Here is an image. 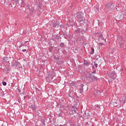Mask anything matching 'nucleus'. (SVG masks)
Listing matches in <instances>:
<instances>
[{"label":"nucleus","mask_w":126,"mask_h":126,"mask_svg":"<svg viewBox=\"0 0 126 126\" xmlns=\"http://www.w3.org/2000/svg\"><path fill=\"white\" fill-rule=\"evenodd\" d=\"M83 13L81 12H78L77 13V18L80 21V22H81L82 21H83L84 18L83 17V15H82Z\"/></svg>","instance_id":"nucleus-1"},{"label":"nucleus","mask_w":126,"mask_h":126,"mask_svg":"<svg viewBox=\"0 0 126 126\" xmlns=\"http://www.w3.org/2000/svg\"><path fill=\"white\" fill-rule=\"evenodd\" d=\"M87 77L89 78H91L93 81H96L97 80V78H96L95 76H93V75L88 73L86 75Z\"/></svg>","instance_id":"nucleus-2"},{"label":"nucleus","mask_w":126,"mask_h":126,"mask_svg":"<svg viewBox=\"0 0 126 126\" xmlns=\"http://www.w3.org/2000/svg\"><path fill=\"white\" fill-rule=\"evenodd\" d=\"M42 6H43V5L41 3H39L37 5V8H36V10H35L36 12H39V11H41V9H42Z\"/></svg>","instance_id":"nucleus-3"},{"label":"nucleus","mask_w":126,"mask_h":126,"mask_svg":"<svg viewBox=\"0 0 126 126\" xmlns=\"http://www.w3.org/2000/svg\"><path fill=\"white\" fill-rule=\"evenodd\" d=\"M116 74L115 73V71L111 72L109 74V77L112 78V79H116L115 77Z\"/></svg>","instance_id":"nucleus-4"},{"label":"nucleus","mask_w":126,"mask_h":126,"mask_svg":"<svg viewBox=\"0 0 126 126\" xmlns=\"http://www.w3.org/2000/svg\"><path fill=\"white\" fill-rule=\"evenodd\" d=\"M3 63H8V57H4L3 58Z\"/></svg>","instance_id":"nucleus-5"},{"label":"nucleus","mask_w":126,"mask_h":126,"mask_svg":"<svg viewBox=\"0 0 126 126\" xmlns=\"http://www.w3.org/2000/svg\"><path fill=\"white\" fill-rule=\"evenodd\" d=\"M80 87H81V88H80V93L81 94L82 92H83V87H84V85L81 84L80 85Z\"/></svg>","instance_id":"nucleus-6"},{"label":"nucleus","mask_w":126,"mask_h":126,"mask_svg":"<svg viewBox=\"0 0 126 126\" xmlns=\"http://www.w3.org/2000/svg\"><path fill=\"white\" fill-rule=\"evenodd\" d=\"M72 108L73 109V111L75 114H77V112H76L77 110V107L75 106H72Z\"/></svg>","instance_id":"nucleus-7"},{"label":"nucleus","mask_w":126,"mask_h":126,"mask_svg":"<svg viewBox=\"0 0 126 126\" xmlns=\"http://www.w3.org/2000/svg\"><path fill=\"white\" fill-rule=\"evenodd\" d=\"M99 38H101V40H103V41H104V42H106V38H104V37H103V34H101L99 35Z\"/></svg>","instance_id":"nucleus-8"},{"label":"nucleus","mask_w":126,"mask_h":126,"mask_svg":"<svg viewBox=\"0 0 126 126\" xmlns=\"http://www.w3.org/2000/svg\"><path fill=\"white\" fill-rule=\"evenodd\" d=\"M19 63H18L17 62H15L14 63L12 64V65L14 67H17V65H18Z\"/></svg>","instance_id":"nucleus-9"},{"label":"nucleus","mask_w":126,"mask_h":126,"mask_svg":"<svg viewBox=\"0 0 126 126\" xmlns=\"http://www.w3.org/2000/svg\"><path fill=\"white\" fill-rule=\"evenodd\" d=\"M107 6L109 7V8H113L114 7V5H112L111 3L108 4Z\"/></svg>","instance_id":"nucleus-10"},{"label":"nucleus","mask_w":126,"mask_h":126,"mask_svg":"<svg viewBox=\"0 0 126 126\" xmlns=\"http://www.w3.org/2000/svg\"><path fill=\"white\" fill-rule=\"evenodd\" d=\"M91 55H93L94 54V48L91 47V51L90 52Z\"/></svg>","instance_id":"nucleus-11"},{"label":"nucleus","mask_w":126,"mask_h":126,"mask_svg":"<svg viewBox=\"0 0 126 126\" xmlns=\"http://www.w3.org/2000/svg\"><path fill=\"white\" fill-rule=\"evenodd\" d=\"M31 107H32V110H36V109H37V107L35 106V105H31Z\"/></svg>","instance_id":"nucleus-12"},{"label":"nucleus","mask_w":126,"mask_h":126,"mask_svg":"<svg viewBox=\"0 0 126 126\" xmlns=\"http://www.w3.org/2000/svg\"><path fill=\"white\" fill-rule=\"evenodd\" d=\"M96 110H100V105L97 104L95 105Z\"/></svg>","instance_id":"nucleus-13"},{"label":"nucleus","mask_w":126,"mask_h":126,"mask_svg":"<svg viewBox=\"0 0 126 126\" xmlns=\"http://www.w3.org/2000/svg\"><path fill=\"white\" fill-rule=\"evenodd\" d=\"M19 0H14L15 3L16 4H19Z\"/></svg>","instance_id":"nucleus-14"},{"label":"nucleus","mask_w":126,"mask_h":126,"mask_svg":"<svg viewBox=\"0 0 126 126\" xmlns=\"http://www.w3.org/2000/svg\"><path fill=\"white\" fill-rule=\"evenodd\" d=\"M53 26L54 27H59V25H58V24H57V23H55L54 25H53Z\"/></svg>","instance_id":"nucleus-15"},{"label":"nucleus","mask_w":126,"mask_h":126,"mask_svg":"<svg viewBox=\"0 0 126 126\" xmlns=\"http://www.w3.org/2000/svg\"><path fill=\"white\" fill-rule=\"evenodd\" d=\"M60 47H61V48H63V47H64V44L63 43H61L60 44Z\"/></svg>","instance_id":"nucleus-16"},{"label":"nucleus","mask_w":126,"mask_h":126,"mask_svg":"<svg viewBox=\"0 0 126 126\" xmlns=\"http://www.w3.org/2000/svg\"><path fill=\"white\" fill-rule=\"evenodd\" d=\"M124 43H123V42H120V46L122 47V48H123V47H124Z\"/></svg>","instance_id":"nucleus-17"},{"label":"nucleus","mask_w":126,"mask_h":126,"mask_svg":"<svg viewBox=\"0 0 126 126\" xmlns=\"http://www.w3.org/2000/svg\"><path fill=\"white\" fill-rule=\"evenodd\" d=\"M2 84H3V85L4 86H6V82H4V81H3V82H2Z\"/></svg>","instance_id":"nucleus-18"},{"label":"nucleus","mask_w":126,"mask_h":126,"mask_svg":"<svg viewBox=\"0 0 126 126\" xmlns=\"http://www.w3.org/2000/svg\"><path fill=\"white\" fill-rule=\"evenodd\" d=\"M24 46V43H21V45L19 46V48L20 49L21 47H23Z\"/></svg>","instance_id":"nucleus-19"},{"label":"nucleus","mask_w":126,"mask_h":126,"mask_svg":"<svg viewBox=\"0 0 126 126\" xmlns=\"http://www.w3.org/2000/svg\"><path fill=\"white\" fill-rule=\"evenodd\" d=\"M70 85L71 86H74V85H75V83H73V82H72V83H70Z\"/></svg>","instance_id":"nucleus-20"},{"label":"nucleus","mask_w":126,"mask_h":126,"mask_svg":"<svg viewBox=\"0 0 126 126\" xmlns=\"http://www.w3.org/2000/svg\"><path fill=\"white\" fill-rule=\"evenodd\" d=\"M84 64L85 65H88V63H84Z\"/></svg>","instance_id":"nucleus-21"},{"label":"nucleus","mask_w":126,"mask_h":126,"mask_svg":"<svg viewBox=\"0 0 126 126\" xmlns=\"http://www.w3.org/2000/svg\"><path fill=\"white\" fill-rule=\"evenodd\" d=\"M92 73H96V70H94V71H93Z\"/></svg>","instance_id":"nucleus-22"},{"label":"nucleus","mask_w":126,"mask_h":126,"mask_svg":"<svg viewBox=\"0 0 126 126\" xmlns=\"http://www.w3.org/2000/svg\"><path fill=\"white\" fill-rule=\"evenodd\" d=\"M94 66L97 67L98 66V64L97 63H94Z\"/></svg>","instance_id":"nucleus-23"},{"label":"nucleus","mask_w":126,"mask_h":126,"mask_svg":"<svg viewBox=\"0 0 126 126\" xmlns=\"http://www.w3.org/2000/svg\"><path fill=\"white\" fill-rule=\"evenodd\" d=\"M99 45H100L101 46H102V45H104V44H103V43L102 42H100Z\"/></svg>","instance_id":"nucleus-24"},{"label":"nucleus","mask_w":126,"mask_h":126,"mask_svg":"<svg viewBox=\"0 0 126 126\" xmlns=\"http://www.w3.org/2000/svg\"><path fill=\"white\" fill-rule=\"evenodd\" d=\"M22 52H26V49H23Z\"/></svg>","instance_id":"nucleus-25"},{"label":"nucleus","mask_w":126,"mask_h":126,"mask_svg":"<svg viewBox=\"0 0 126 126\" xmlns=\"http://www.w3.org/2000/svg\"><path fill=\"white\" fill-rule=\"evenodd\" d=\"M18 92H19V93H20V92H21V91L20 90H19V89H18Z\"/></svg>","instance_id":"nucleus-26"},{"label":"nucleus","mask_w":126,"mask_h":126,"mask_svg":"<svg viewBox=\"0 0 126 126\" xmlns=\"http://www.w3.org/2000/svg\"><path fill=\"white\" fill-rule=\"evenodd\" d=\"M92 68H93V69H94V68H95V67H94V66H92Z\"/></svg>","instance_id":"nucleus-27"},{"label":"nucleus","mask_w":126,"mask_h":126,"mask_svg":"<svg viewBox=\"0 0 126 126\" xmlns=\"http://www.w3.org/2000/svg\"><path fill=\"white\" fill-rule=\"evenodd\" d=\"M27 42H28V41H25V43H24V44H26V43H27Z\"/></svg>","instance_id":"nucleus-28"},{"label":"nucleus","mask_w":126,"mask_h":126,"mask_svg":"<svg viewBox=\"0 0 126 126\" xmlns=\"http://www.w3.org/2000/svg\"><path fill=\"white\" fill-rule=\"evenodd\" d=\"M26 98V96H24V100H25V98Z\"/></svg>","instance_id":"nucleus-29"},{"label":"nucleus","mask_w":126,"mask_h":126,"mask_svg":"<svg viewBox=\"0 0 126 126\" xmlns=\"http://www.w3.org/2000/svg\"><path fill=\"white\" fill-rule=\"evenodd\" d=\"M125 103H126V100H124Z\"/></svg>","instance_id":"nucleus-30"},{"label":"nucleus","mask_w":126,"mask_h":126,"mask_svg":"<svg viewBox=\"0 0 126 126\" xmlns=\"http://www.w3.org/2000/svg\"><path fill=\"white\" fill-rule=\"evenodd\" d=\"M116 9L117 10V9H118V8H116Z\"/></svg>","instance_id":"nucleus-31"}]
</instances>
